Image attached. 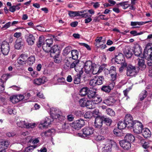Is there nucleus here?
<instances>
[{"label": "nucleus", "instance_id": "21", "mask_svg": "<svg viewBox=\"0 0 152 152\" xmlns=\"http://www.w3.org/2000/svg\"><path fill=\"white\" fill-rule=\"evenodd\" d=\"M47 79L45 77H43L41 78H36L34 80V83L35 84L40 85L46 82Z\"/></svg>", "mask_w": 152, "mask_h": 152}, {"label": "nucleus", "instance_id": "32", "mask_svg": "<svg viewBox=\"0 0 152 152\" xmlns=\"http://www.w3.org/2000/svg\"><path fill=\"white\" fill-rule=\"evenodd\" d=\"M96 91L88 89L87 95L89 98L91 99L94 97L96 96Z\"/></svg>", "mask_w": 152, "mask_h": 152}, {"label": "nucleus", "instance_id": "64", "mask_svg": "<svg viewBox=\"0 0 152 152\" xmlns=\"http://www.w3.org/2000/svg\"><path fill=\"white\" fill-rule=\"evenodd\" d=\"M11 26V22H8L6 23L2 27V29H3L4 28H5V29H7L10 27Z\"/></svg>", "mask_w": 152, "mask_h": 152}, {"label": "nucleus", "instance_id": "35", "mask_svg": "<svg viewBox=\"0 0 152 152\" xmlns=\"http://www.w3.org/2000/svg\"><path fill=\"white\" fill-rule=\"evenodd\" d=\"M131 25L133 26V28H139V26L142 25L141 22H131Z\"/></svg>", "mask_w": 152, "mask_h": 152}, {"label": "nucleus", "instance_id": "56", "mask_svg": "<svg viewBox=\"0 0 152 152\" xmlns=\"http://www.w3.org/2000/svg\"><path fill=\"white\" fill-rule=\"evenodd\" d=\"M110 74L112 78L111 80L112 81V82H113L114 81L116 80V78L117 73L116 72H114L113 73H111Z\"/></svg>", "mask_w": 152, "mask_h": 152}, {"label": "nucleus", "instance_id": "42", "mask_svg": "<svg viewBox=\"0 0 152 152\" xmlns=\"http://www.w3.org/2000/svg\"><path fill=\"white\" fill-rule=\"evenodd\" d=\"M147 91L145 90L142 91L139 95V97L141 100H142L145 98L147 95Z\"/></svg>", "mask_w": 152, "mask_h": 152}, {"label": "nucleus", "instance_id": "9", "mask_svg": "<svg viewBox=\"0 0 152 152\" xmlns=\"http://www.w3.org/2000/svg\"><path fill=\"white\" fill-rule=\"evenodd\" d=\"M85 124L84 121L82 119L77 120L74 121L71 124L72 127L75 129H80Z\"/></svg>", "mask_w": 152, "mask_h": 152}, {"label": "nucleus", "instance_id": "13", "mask_svg": "<svg viewBox=\"0 0 152 152\" xmlns=\"http://www.w3.org/2000/svg\"><path fill=\"white\" fill-rule=\"evenodd\" d=\"M50 113L52 115V116H53L55 115L56 118H60L64 119V117L62 115V113L57 108H52L50 109Z\"/></svg>", "mask_w": 152, "mask_h": 152}, {"label": "nucleus", "instance_id": "17", "mask_svg": "<svg viewBox=\"0 0 152 152\" xmlns=\"http://www.w3.org/2000/svg\"><path fill=\"white\" fill-rule=\"evenodd\" d=\"M94 66V64H92L90 61H87L85 63L84 66V68L85 72L87 73H90L92 67Z\"/></svg>", "mask_w": 152, "mask_h": 152}, {"label": "nucleus", "instance_id": "46", "mask_svg": "<svg viewBox=\"0 0 152 152\" xmlns=\"http://www.w3.org/2000/svg\"><path fill=\"white\" fill-rule=\"evenodd\" d=\"M124 53L126 57L129 58H131L132 55V52L129 49H127L124 51Z\"/></svg>", "mask_w": 152, "mask_h": 152}, {"label": "nucleus", "instance_id": "33", "mask_svg": "<svg viewBox=\"0 0 152 152\" xmlns=\"http://www.w3.org/2000/svg\"><path fill=\"white\" fill-rule=\"evenodd\" d=\"M35 61V58L34 56H31L28 58L26 63L29 66L32 65L34 62Z\"/></svg>", "mask_w": 152, "mask_h": 152}, {"label": "nucleus", "instance_id": "47", "mask_svg": "<svg viewBox=\"0 0 152 152\" xmlns=\"http://www.w3.org/2000/svg\"><path fill=\"white\" fill-rule=\"evenodd\" d=\"M106 112L108 115L111 116H114L115 115V112L110 108L107 109Z\"/></svg>", "mask_w": 152, "mask_h": 152}, {"label": "nucleus", "instance_id": "3", "mask_svg": "<svg viewBox=\"0 0 152 152\" xmlns=\"http://www.w3.org/2000/svg\"><path fill=\"white\" fill-rule=\"evenodd\" d=\"M94 132V130L92 127H86L82 129L83 134L81 133H78L77 136L81 137H90L93 134Z\"/></svg>", "mask_w": 152, "mask_h": 152}, {"label": "nucleus", "instance_id": "59", "mask_svg": "<svg viewBox=\"0 0 152 152\" xmlns=\"http://www.w3.org/2000/svg\"><path fill=\"white\" fill-rule=\"evenodd\" d=\"M57 81L60 83V84L64 83H66L65 79L63 77H59L57 79Z\"/></svg>", "mask_w": 152, "mask_h": 152}, {"label": "nucleus", "instance_id": "25", "mask_svg": "<svg viewBox=\"0 0 152 152\" xmlns=\"http://www.w3.org/2000/svg\"><path fill=\"white\" fill-rule=\"evenodd\" d=\"M23 42L21 39H17L15 42V48L17 49H21L23 45Z\"/></svg>", "mask_w": 152, "mask_h": 152}, {"label": "nucleus", "instance_id": "18", "mask_svg": "<svg viewBox=\"0 0 152 152\" xmlns=\"http://www.w3.org/2000/svg\"><path fill=\"white\" fill-rule=\"evenodd\" d=\"M118 100H116L113 97H109L106 99L104 100L103 103L105 104L108 106L113 105L117 102H118Z\"/></svg>", "mask_w": 152, "mask_h": 152}, {"label": "nucleus", "instance_id": "7", "mask_svg": "<svg viewBox=\"0 0 152 152\" xmlns=\"http://www.w3.org/2000/svg\"><path fill=\"white\" fill-rule=\"evenodd\" d=\"M53 121V119L51 117L49 118H46L41 121L39 124V128H47Z\"/></svg>", "mask_w": 152, "mask_h": 152}, {"label": "nucleus", "instance_id": "2", "mask_svg": "<svg viewBox=\"0 0 152 152\" xmlns=\"http://www.w3.org/2000/svg\"><path fill=\"white\" fill-rule=\"evenodd\" d=\"M71 59V57L69 58L66 57L65 60V62L66 65L68 67L69 66L70 68H74L75 71L78 72H79L81 74H82L83 73V71L82 70V67H80L79 69H78V65L79 63V61L78 60H76L73 62L72 64H70V62L69 61V60Z\"/></svg>", "mask_w": 152, "mask_h": 152}, {"label": "nucleus", "instance_id": "30", "mask_svg": "<svg viewBox=\"0 0 152 152\" xmlns=\"http://www.w3.org/2000/svg\"><path fill=\"white\" fill-rule=\"evenodd\" d=\"M88 88L87 87H84L81 88L80 90L79 95L82 96H83L87 95Z\"/></svg>", "mask_w": 152, "mask_h": 152}, {"label": "nucleus", "instance_id": "40", "mask_svg": "<svg viewBox=\"0 0 152 152\" xmlns=\"http://www.w3.org/2000/svg\"><path fill=\"white\" fill-rule=\"evenodd\" d=\"M128 1H124L118 4L122 7L124 9H126L130 6V4H128Z\"/></svg>", "mask_w": 152, "mask_h": 152}, {"label": "nucleus", "instance_id": "1", "mask_svg": "<svg viewBox=\"0 0 152 152\" xmlns=\"http://www.w3.org/2000/svg\"><path fill=\"white\" fill-rule=\"evenodd\" d=\"M44 38L43 37H39L37 46L38 47H39L42 45L43 50L46 52L49 53L50 47L53 44V39L51 38L48 39L44 42Z\"/></svg>", "mask_w": 152, "mask_h": 152}, {"label": "nucleus", "instance_id": "28", "mask_svg": "<svg viewBox=\"0 0 152 152\" xmlns=\"http://www.w3.org/2000/svg\"><path fill=\"white\" fill-rule=\"evenodd\" d=\"M138 65L139 68L141 70H144L146 67L144 60L142 58L138 59Z\"/></svg>", "mask_w": 152, "mask_h": 152}, {"label": "nucleus", "instance_id": "45", "mask_svg": "<svg viewBox=\"0 0 152 152\" xmlns=\"http://www.w3.org/2000/svg\"><path fill=\"white\" fill-rule=\"evenodd\" d=\"M102 37H97L96 39L95 40L96 43H95L96 46L99 47L100 46L101 44L100 43L102 42Z\"/></svg>", "mask_w": 152, "mask_h": 152}, {"label": "nucleus", "instance_id": "19", "mask_svg": "<svg viewBox=\"0 0 152 152\" xmlns=\"http://www.w3.org/2000/svg\"><path fill=\"white\" fill-rule=\"evenodd\" d=\"M25 38L28 45H32L34 44L35 37L33 34H27L26 35Z\"/></svg>", "mask_w": 152, "mask_h": 152}, {"label": "nucleus", "instance_id": "54", "mask_svg": "<svg viewBox=\"0 0 152 152\" xmlns=\"http://www.w3.org/2000/svg\"><path fill=\"white\" fill-rule=\"evenodd\" d=\"M105 123L107 126H110L112 122L111 119L109 118H105L104 117V120Z\"/></svg>", "mask_w": 152, "mask_h": 152}, {"label": "nucleus", "instance_id": "38", "mask_svg": "<svg viewBox=\"0 0 152 152\" xmlns=\"http://www.w3.org/2000/svg\"><path fill=\"white\" fill-rule=\"evenodd\" d=\"M102 100V98L99 96H95L92 100L94 104H98Z\"/></svg>", "mask_w": 152, "mask_h": 152}, {"label": "nucleus", "instance_id": "49", "mask_svg": "<svg viewBox=\"0 0 152 152\" xmlns=\"http://www.w3.org/2000/svg\"><path fill=\"white\" fill-rule=\"evenodd\" d=\"M84 116L86 118H90L93 116V113L90 111H87L84 114Z\"/></svg>", "mask_w": 152, "mask_h": 152}, {"label": "nucleus", "instance_id": "23", "mask_svg": "<svg viewBox=\"0 0 152 152\" xmlns=\"http://www.w3.org/2000/svg\"><path fill=\"white\" fill-rule=\"evenodd\" d=\"M9 145V142L8 141L1 140H0V149L5 150Z\"/></svg>", "mask_w": 152, "mask_h": 152}, {"label": "nucleus", "instance_id": "52", "mask_svg": "<svg viewBox=\"0 0 152 152\" xmlns=\"http://www.w3.org/2000/svg\"><path fill=\"white\" fill-rule=\"evenodd\" d=\"M71 50V47L68 46L66 47L63 50V53L64 55H67L70 53Z\"/></svg>", "mask_w": 152, "mask_h": 152}, {"label": "nucleus", "instance_id": "27", "mask_svg": "<svg viewBox=\"0 0 152 152\" xmlns=\"http://www.w3.org/2000/svg\"><path fill=\"white\" fill-rule=\"evenodd\" d=\"M134 52L135 56H138L142 53V49L140 45H137L134 48Z\"/></svg>", "mask_w": 152, "mask_h": 152}, {"label": "nucleus", "instance_id": "15", "mask_svg": "<svg viewBox=\"0 0 152 152\" xmlns=\"http://www.w3.org/2000/svg\"><path fill=\"white\" fill-rule=\"evenodd\" d=\"M103 120V117L100 116H97L94 122L95 127L96 128H101L102 125Z\"/></svg>", "mask_w": 152, "mask_h": 152}, {"label": "nucleus", "instance_id": "10", "mask_svg": "<svg viewBox=\"0 0 152 152\" xmlns=\"http://www.w3.org/2000/svg\"><path fill=\"white\" fill-rule=\"evenodd\" d=\"M143 56L145 57L152 56V43H148L144 50Z\"/></svg>", "mask_w": 152, "mask_h": 152}, {"label": "nucleus", "instance_id": "43", "mask_svg": "<svg viewBox=\"0 0 152 152\" xmlns=\"http://www.w3.org/2000/svg\"><path fill=\"white\" fill-rule=\"evenodd\" d=\"M50 50L49 52L51 53H55L58 50V46L57 45H55L52 48L51 47Z\"/></svg>", "mask_w": 152, "mask_h": 152}, {"label": "nucleus", "instance_id": "29", "mask_svg": "<svg viewBox=\"0 0 152 152\" xmlns=\"http://www.w3.org/2000/svg\"><path fill=\"white\" fill-rule=\"evenodd\" d=\"M97 85H101L102 84L104 80V78L103 76H95Z\"/></svg>", "mask_w": 152, "mask_h": 152}, {"label": "nucleus", "instance_id": "50", "mask_svg": "<svg viewBox=\"0 0 152 152\" xmlns=\"http://www.w3.org/2000/svg\"><path fill=\"white\" fill-rule=\"evenodd\" d=\"M19 57V58L26 61V62L28 58V55L26 54H22Z\"/></svg>", "mask_w": 152, "mask_h": 152}, {"label": "nucleus", "instance_id": "63", "mask_svg": "<svg viewBox=\"0 0 152 152\" xmlns=\"http://www.w3.org/2000/svg\"><path fill=\"white\" fill-rule=\"evenodd\" d=\"M148 58L147 64L149 66L152 65V56L150 57H147Z\"/></svg>", "mask_w": 152, "mask_h": 152}, {"label": "nucleus", "instance_id": "34", "mask_svg": "<svg viewBox=\"0 0 152 152\" xmlns=\"http://www.w3.org/2000/svg\"><path fill=\"white\" fill-rule=\"evenodd\" d=\"M81 75L82 74H80V73H79V74H77L75 76L74 80L75 84H78L80 83L81 80Z\"/></svg>", "mask_w": 152, "mask_h": 152}, {"label": "nucleus", "instance_id": "37", "mask_svg": "<svg viewBox=\"0 0 152 152\" xmlns=\"http://www.w3.org/2000/svg\"><path fill=\"white\" fill-rule=\"evenodd\" d=\"M54 131L53 129H49L48 131L42 133L41 134L42 136H48L51 135L52 133H53Z\"/></svg>", "mask_w": 152, "mask_h": 152}, {"label": "nucleus", "instance_id": "62", "mask_svg": "<svg viewBox=\"0 0 152 152\" xmlns=\"http://www.w3.org/2000/svg\"><path fill=\"white\" fill-rule=\"evenodd\" d=\"M25 99L24 96L21 94L17 95V99L18 100V102Z\"/></svg>", "mask_w": 152, "mask_h": 152}, {"label": "nucleus", "instance_id": "6", "mask_svg": "<svg viewBox=\"0 0 152 152\" xmlns=\"http://www.w3.org/2000/svg\"><path fill=\"white\" fill-rule=\"evenodd\" d=\"M132 127L134 132L136 134H140L143 129V125L141 122L137 121H135Z\"/></svg>", "mask_w": 152, "mask_h": 152}, {"label": "nucleus", "instance_id": "26", "mask_svg": "<svg viewBox=\"0 0 152 152\" xmlns=\"http://www.w3.org/2000/svg\"><path fill=\"white\" fill-rule=\"evenodd\" d=\"M142 136L146 138L150 137L151 135V133L150 130L148 128H144L142 129L141 133Z\"/></svg>", "mask_w": 152, "mask_h": 152}, {"label": "nucleus", "instance_id": "12", "mask_svg": "<svg viewBox=\"0 0 152 152\" xmlns=\"http://www.w3.org/2000/svg\"><path fill=\"white\" fill-rule=\"evenodd\" d=\"M133 118L130 114H127L125 116L124 121L126 123V124L127 125V127L129 128H132L133 125L134 124V123L137 121H133Z\"/></svg>", "mask_w": 152, "mask_h": 152}, {"label": "nucleus", "instance_id": "41", "mask_svg": "<svg viewBox=\"0 0 152 152\" xmlns=\"http://www.w3.org/2000/svg\"><path fill=\"white\" fill-rule=\"evenodd\" d=\"M87 99L86 98H83L81 99L79 101V103L81 107H85L86 106V104L87 102Z\"/></svg>", "mask_w": 152, "mask_h": 152}, {"label": "nucleus", "instance_id": "24", "mask_svg": "<svg viewBox=\"0 0 152 152\" xmlns=\"http://www.w3.org/2000/svg\"><path fill=\"white\" fill-rule=\"evenodd\" d=\"M124 140L131 143L134 141L135 138L134 136L132 134L130 133H128L125 136Z\"/></svg>", "mask_w": 152, "mask_h": 152}, {"label": "nucleus", "instance_id": "58", "mask_svg": "<svg viewBox=\"0 0 152 152\" xmlns=\"http://www.w3.org/2000/svg\"><path fill=\"white\" fill-rule=\"evenodd\" d=\"M130 33L131 34H132L133 36H136L141 35L143 33L142 32L137 33V31H132L130 32Z\"/></svg>", "mask_w": 152, "mask_h": 152}, {"label": "nucleus", "instance_id": "4", "mask_svg": "<svg viewBox=\"0 0 152 152\" xmlns=\"http://www.w3.org/2000/svg\"><path fill=\"white\" fill-rule=\"evenodd\" d=\"M68 12L69 16L70 17L80 16L82 18H86L88 16V14L86 13V11L85 10H82L78 11H68Z\"/></svg>", "mask_w": 152, "mask_h": 152}, {"label": "nucleus", "instance_id": "51", "mask_svg": "<svg viewBox=\"0 0 152 152\" xmlns=\"http://www.w3.org/2000/svg\"><path fill=\"white\" fill-rule=\"evenodd\" d=\"M11 101L13 103H15L18 102V100L17 99V95H13L10 98Z\"/></svg>", "mask_w": 152, "mask_h": 152}, {"label": "nucleus", "instance_id": "57", "mask_svg": "<svg viewBox=\"0 0 152 152\" xmlns=\"http://www.w3.org/2000/svg\"><path fill=\"white\" fill-rule=\"evenodd\" d=\"M95 139L96 140L100 141L104 140V138L101 135H98L95 137Z\"/></svg>", "mask_w": 152, "mask_h": 152}, {"label": "nucleus", "instance_id": "36", "mask_svg": "<svg viewBox=\"0 0 152 152\" xmlns=\"http://www.w3.org/2000/svg\"><path fill=\"white\" fill-rule=\"evenodd\" d=\"M118 129H124L126 127H127V125L124 121L119 122L118 124Z\"/></svg>", "mask_w": 152, "mask_h": 152}, {"label": "nucleus", "instance_id": "11", "mask_svg": "<svg viewBox=\"0 0 152 152\" xmlns=\"http://www.w3.org/2000/svg\"><path fill=\"white\" fill-rule=\"evenodd\" d=\"M1 48V52L4 55H7L10 50L9 43L6 41H3L2 43Z\"/></svg>", "mask_w": 152, "mask_h": 152}, {"label": "nucleus", "instance_id": "31", "mask_svg": "<svg viewBox=\"0 0 152 152\" xmlns=\"http://www.w3.org/2000/svg\"><path fill=\"white\" fill-rule=\"evenodd\" d=\"M71 54L72 56L71 59L77 60L78 58V55L79 54L78 51L77 50H72L71 51Z\"/></svg>", "mask_w": 152, "mask_h": 152}, {"label": "nucleus", "instance_id": "5", "mask_svg": "<svg viewBox=\"0 0 152 152\" xmlns=\"http://www.w3.org/2000/svg\"><path fill=\"white\" fill-rule=\"evenodd\" d=\"M16 124L19 127L29 129L33 128L36 125L35 123H29L23 121H17Z\"/></svg>", "mask_w": 152, "mask_h": 152}, {"label": "nucleus", "instance_id": "22", "mask_svg": "<svg viewBox=\"0 0 152 152\" xmlns=\"http://www.w3.org/2000/svg\"><path fill=\"white\" fill-rule=\"evenodd\" d=\"M115 61V62L119 64L126 63L124 60L123 55L121 54H118L116 56Z\"/></svg>", "mask_w": 152, "mask_h": 152}, {"label": "nucleus", "instance_id": "53", "mask_svg": "<svg viewBox=\"0 0 152 152\" xmlns=\"http://www.w3.org/2000/svg\"><path fill=\"white\" fill-rule=\"evenodd\" d=\"M96 83V80L95 77L94 78L90 80L89 82V84L91 86H94L96 85H97V83Z\"/></svg>", "mask_w": 152, "mask_h": 152}, {"label": "nucleus", "instance_id": "61", "mask_svg": "<svg viewBox=\"0 0 152 152\" xmlns=\"http://www.w3.org/2000/svg\"><path fill=\"white\" fill-rule=\"evenodd\" d=\"M18 63L20 65H23L26 64V61H23L22 59H20V58H19V57L18 60Z\"/></svg>", "mask_w": 152, "mask_h": 152}, {"label": "nucleus", "instance_id": "48", "mask_svg": "<svg viewBox=\"0 0 152 152\" xmlns=\"http://www.w3.org/2000/svg\"><path fill=\"white\" fill-rule=\"evenodd\" d=\"M111 146L110 143L107 144L106 145H103L102 146V151L104 149L107 150L108 151H110L111 150Z\"/></svg>", "mask_w": 152, "mask_h": 152}, {"label": "nucleus", "instance_id": "8", "mask_svg": "<svg viewBox=\"0 0 152 152\" xmlns=\"http://www.w3.org/2000/svg\"><path fill=\"white\" fill-rule=\"evenodd\" d=\"M137 73L135 67L131 65H129L127 67L126 75L128 76H134Z\"/></svg>", "mask_w": 152, "mask_h": 152}, {"label": "nucleus", "instance_id": "16", "mask_svg": "<svg viewBox=\"0 0 152 152\" xmlns=\"http://www.w3.org/2000/svg\"><path fill=\"white\" fill-rule=\"evenodd\" d=\"M115 83L114 82H112L108 85H104L101 88V90L105 92L109 93L114 88Z\"/></svg>", "mask_w": 152, "mask_h": 152}, {"label": "nucleus", "instance_id": "60", "mask_svg": "<svg viewBox=\"0 0 152 152\" xmlns=\"http://www.w3.org/2000/svg\"><path fill=\"white\" fill-rule=\"evenodd\" d=\"M8 111L10 115L15 114L16 113V110L15 109L9 108L8 109Z\"/></svg>", "mask_w": 152, "mask_h": 152}, {"label": "nucleus", "instance_id": "44", "mask_svg": "<svg viewBox=\"0 0 152 152\" xmlns=\"http://www.w3.org/2000/svg\"><path fill=\"white\" fill-rule=\"evenodd\" d=\"M36 147V146L35 145L29 146L25 148L24 152H31Z\"/></svg>", "mask_w": 152, "mask_h": 152}, {"label": "nucleus", "instance_id": "14", "mask_svg": "<svg viewBox=\"0 0 152 152\" xmlns=\"http://www.w3.org/2000/svg\"><path fill=\"white\" fill-rule=\"evenodd\" d=\"M119 143L121 147L124 150H128L131 148V143L124 139L120 140Z\"/></svg>", "mask_w": 152, "mask_h": 152}, {"label": "nucleus", "instance_id": "55", "mask_svg": "<svg viewBox=\"0 0 152 152\" xmlns=\"http://www.w3.org/2000/svg\"><path fill=\"white\" fill-rule=\"evenodd\" d=\"M4 90V81L0 79V92L3 91Z\"/></svg>", "mask_w": 152, "mask_h": 152}, {"label": "nucleus", "instance_id": "39", "mask_svg": "<svg viewBox=\"0 0 152 152\" xmlns=\"http://www.w3.org/2000/svg\"><path fill=\"white\" fill-rule=\"evenodd\" d=\"M86 106L89 109H92L95 107L94 104H93V103L92 101H89L87 100V102L86 103Z\"/></svg>", "mask_w": 152, "mask_h": 152}, {"label": "nucleus", "instance_id": "20", "mask_svg": "<svg viewBox=\"0 0 152 152\" xmlns=\"http://www.w3.org/2000/svg\"><path fill=\"white\" fill-rule=\"evenodd\" d=\"M92 67L90 73H92L94 75L99 73L101 72L103 70V68L102 67L96 66L95 64L94 66Z\"/></svg>", "mask_w": 152, "mask_h": 152}]
</instances>
